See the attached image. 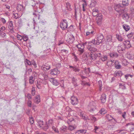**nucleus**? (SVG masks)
Masks as SVG:
<instances>
[{
	"mask_svg": "<svg viewBox=\"0 0 134 134\" xmlns=\"http://www.w3.org/2000/svg\"><path fill=\"white\" fill-rule=\"evenodd\" d=\"M32 6L33 7L34 6L33 8L35 11L34 13H33V15H34V17L33 18V21L34 23H35L36 20L40 19V15L39 13L41 11V9L39 7H37L36 5H32Z\"/></svg>",
	"mask_w": 134,
	"mask_h": 134,
	"instance_id": "f257e3e1",
	"label": "nucleus"
},
{
	"mask_svg": "<svg viewBox=\"0 0 134 134\" xmlns=\"http://www.w3.org/2000/svg\"><path fill=\"white\" fill-rule=\"evenodd\" d=\"M114 8L115 10L120 14L123 13L128 11L127 8L123 7V5L121 4H119L114 5Z\"/></svg>",
	"mask_w": 134,
	"mask_h": 134,
	"instance_id": "f03ea898",
	"label": "nucleus"
},
{
	"mask_svg": "<svg viewBox=\"0 0 134 134\" xmlns=\"http://www.w3.org/2000/svg\"><path fill=\"white\" fill-rule=\"evenodd\" d=\"M104 39L103 35L102 34H99L97 36L96 38V44L97 45H99L100 44L104 43L103 42L104 41Z\"/></svg>",
	"mask_w": 134,
	"mask_h": 134,
	"instance_id": "7ed1b4c3",
	"label": "nucleus"
},
{
	"mask_svg": "<svg viewBox=\"0 0 134 134\" xmlns=\"http://www.w3.org/2000/svg\"><path fill=\"white\" fill-rule=\"evenodd\" d=\"M68 22L65 19H63L61 21L60 26L63 30H66L68 27Z\"/></svg>",
	"mask_w": 134,
	"mask_h": 134,
	"instance_id": "20e7f679",
	"label": "nucleus"
},
{
	"mask_svg": "<svg viewBox=\"0 0 134 134\" xmlns=\"http://www.w3.org/2000/svg\"><path fill=\"white\" fill-rule=\"evenodd\" d=\"M89 56L90 59L93 60L96 59L98 57H100L97 53L92 52L90 53V55Z\"/></svg>",
	"mask_w": 134,
	"mask_h": 134,
	"instance_id": "39448f33",
	"label": "nucleus"
},
{
	"mask_svg": "<svg viewBox=\"0 0 134 134\" xmlns=\"http://www.w3.org/2000/svg\"><path fill=\"white\" fill-rule=\"evenodd\" d=\"M102 15L101 14H99L96 17V21L97 24L100 25L101 24L102 22Z\"/></svg>",
	"mask_w": 134,
	"mask_h": 134,
	"instance_id": "423d86ee",
	"label": "nucleus"
},
{
	"mask_svg": "<svg viewBox=\"0 0 134 134\" xmlns=\"http://www.w3.org/2000/svg\"><path fill=\"white\" fill-rule=\"evenodd\" d=\"M76 46L79 49L78 51H79L81 54L82 53L84 52V46L82 44H79L76 45Z\"/></svg>",
	"mask_w": 134,
	"mask_h": 134,
	"instance_id": "0eeeda50",
	"label": "nucleus"
},
{
	"mask_svg": "<svg viewBox=\"0 0 134 134\" xmlns=\"http://www.w3.org/2000/svg\"><path fill=\"white\" fill-rule=\"evenodd\" d=\"M49 80L52 83V84L55 86H57L59 84V82L57 80L53 78L49 77Z\"/></svg>",
	"mask_w": 134,
	"mask_h": 134,
	"instance_id": "6e6552de",
	"label": "nucleus"
},
{
	"mask_svg": "<svg viewBox=\"0 0 134 134\" xmlns=\"http://www.w3.org/2000/svg\"><path fill=\"white\" fill-rule=\"evenodd\" d=\"M71 103L73 105L76 104L78 103L77 98L73 96L71 97Z\"/></svg>",
	"mask_w": 134,
	"mask_h": 134,
	"instance_id": "1a4fd4ad",
	"label": "nucleus"
},
{
	"mask_svg": "<svg viewBox=\"0 0 134 134\" xmlns=\"http://www.w3.org/2000/svg\"><path fill=\"white\" fill-rule=\"evenodd\" d=\"M90 56L89 53H85L82 55V60L85 62H86L88 60V57Z\"/></svg>",
	"mask_w": 134,
	"mask_h": 134,
	"instance_id": "9d476101",
	"label": "nucleus"
},
{
	"mask_svg": "<svg viewBox=\"0 0 134 134\" xmlns=\"http://www.w3.org/2000/svg\"><path fill=\"white\" fill-rule=\"evenodd\" d=\"M74 37L72 35H70L68 37V38L67 39L66 41L69 43H72L74 41Z\"/></svg>",
	"mask_w": 134,
	"mask_h": 134,
	"instance_id": "9b49d317",
	"label": "nucleus"
},
{
	"mask_svg": "<svg viewBox=\"0 0 134 134\" xmlns=\"http://www.w3.org/2000/svg\"><path fill=\"white\" fill-rule=\"evenodd\" d=\"M60 73L59 71L57 69H54L51 70V74L52 75H56Z\"/></svg>",
	"mask_w": 134,
	"mask_h": 134,
	"instance_id": "f8f14e48",
	"label": "nucleus"
},
{
	"mask_svg": "<svg viewBox=\"0 0 134 134\" xmlns=\"http://www.w3.org/2000/svg\"><path fill=\"white\" fill-rule=\"evenodd\" d=\"M124 46L125 47L127 48H130L131 47V45L129 41L127 40L125 41L123 43Z\"/></svg>",
	"mask_w": 134,
	"mask_h": 134,
	"instance_id": "ddd939ff",
	"label": "nucleus"
},
{
	"mask_svg": "<svg viewBox=\"0 0 134 134\" xmlns=\"http://www.w3.org/2000/svg\"><path fill=\"white\" fill-rule=\"evenodd\" d=\"M106 95L105 94H103L101 96L100 99L102 102L104 103L106 101Z\"/></svg>",
	"mask_w": 134,
	"mask_h": 134,
	"instance_id": "4468645a",
	"label": "nucleus"
},
{
	"mask_svg": "<svg viewBox=\"0 0 134 134\" xmlns=\"http://www.w3.org/2000/svg\"><path fill=\"white\" fill-rule=\"evenodd\" d=\"M24 7L23 5L18 4L17 7V9L19 11H23L24 9Z\"/></svg>",
	"mask_w": 134,
	"mask_h": 134,
	"instance_id": "2eb2a0df",
	"label": "nucleus"
},
{
	"mask_svg": "<svg viewBox=\"0 0 134 134\" xmlns=\"http://www.w3.org/2000/svg\"><path fill=\"white\" fill-rule=\"evenodd\" d=\"M34 102L37 104H38L40 102V95H37L35 97Z\"/></svg>",
	"mask_w": 134,
	"mask_h": 134,
	"instance_id": "dca6fc26",
	"label": "nucleus"
},
{
	"mask_svg": "<svg viewBox=\"0 0 134 134\" xmlns=\"http://www.w3.org/2000/svg\"><path fill=\"white\" fill-rule=\"evenodd\" d=\"M127 12H126L124 13V14L122 15V18L123 19L125 20H127L129 18V14L127 13Z\"/></svg>",
	"mask_w": 134,
	"mask_h": 134,
	"instance_id": "f3484780",
	"label": "nucleus"
},
{
	"mask_svg": "<svg viewBox=\"0 0 134 134\" xmlns=\"http://www.w3.org/2000/svg\"><path fill=\"white\" fill-rule=\"evenodd\" d=\"M114 66L115 68L117 69H120L121 67V65L120 64L119 62L117 61H115Z\"/></svg>",
	"mask_w": 134,
	"mask_h": 134,
	"instance_id": "a211bd4d",
	"label": "nucleus"
},
{
	"mask_svg": "<svg viewBox=\"0 0 134 134\" xmlns=\"http://www.w3.org/2000/svg\"><path fill=\"white\" fill-rule=\"evenodd\" d=\"M65 110L66 111H69V114L71 115V112H74V111L72 110L70 107L68 106L66 107L65 108Z\"/></svg>",
	"mask_w": 134,
	"mask_h": 134,
	"instance_id": "6ab92c4d",
	"label": "nucleus"
},
{
	"mask_svg": "<svg viewBox=\"0 0 134 134\" xmlns=\"http://www.w3.org/2000/svg\"><path fill=\"white\" fill-rule=\"evenodd\" d=\"M109 54L111 57H117L118 56V54L115 52H111Z\"/></svg>",
	"mask_w": 134,
	"mask_h": 134,
	"instance_id": "aec40b11",
	"label": "nucleus"
},
{
	"mask_svg": "<svg viewBox=\"0 0 134 134\" xmlns=\"http://www.w3.org/2000/svg\"><path fill=\"white\" fill-rule=\"evenodd\" d=\"M112 37L110 36H108L107 37V40L105 42V43L107 44H109V42H111Z\"/></svg>",
	"mask_w": 134,
	"mask_h": 134,
	"instance_id": "412c9836",
	"label": "nucleus"
},
{
	"mask_svg": "<svg viewBox=\"0 0 134 134\" xmlns=\"http://www.w3.org/2000/svg\"><path fill=\"white\" fill-rule=\"evenodd\" d=\"M75 18L76 19L77 18V11L80 12V8L78 7L76 8V5L75 4Z\"/></svg>",
	"mask_w": 134,
	"mask_h": 134,
	"instance_id": "4be33fe9",
	"label": "nucleus"
},
{
	"mask_svg": "<svg viewBox=\"0 0 134 134\" xmlns=\"http://www.w3.org/2000/svg\"><path fill=\"white\" fill-rule=\"evenodd\" d=\"M50 68V66H46V65H43L41 67V69L44 70L46 71L49 70Z\"/></svg>",
	"mask_w": 134,
	"mask_h": 134,
	"instance_id": "5701e85b",
	"label": "nucleus"
},
{
	"mask_svg": "<svg viewBox=\"0 0 134 134\" xmlns=\"http://www.w3.org/2000/svg\"><path fill=\"white\" fill-rule=\"evenodd\" d=\"M106 117L107 119L109 120V121H110L112 120L113 119L116 122V120L115 119H114L113 117H112L111 115H109L108 114L106 115Z\"/></svg>",
	"mask_w": 134,
	"mask_h": 134,
	"instance_id": "b1692460",
	"label": "nucleus"
},
{
	"mask_svg": "<svg viewBox=\"0 0 134 134\" xmlns=\"http://www.w3.org/2000/svg\"><path fill=\"white\" fill-rule=\"evenodd\" d=\"M69 68L75 72H79L80 70L78 69L76 66H73L70 65Z\"/></svg>",
	"mask_w": 134,
	"mask_h": 134,
	"instance_id": "393cba45",
	"label": "nucleus"
},
{
	"mask_svg": "<svg viewBox=\"0 0 134 134\" xmlns=\"http://www.w3.org/2000/svg\"><path fill=\"white\" fill-rule=\"evenodd\" d=\"M122 4L123 5V7L128 6L129 4V0H122Z\"/></svg>",
	"mask_w": 134,
	"mask_h": 134,
	"instance_id": "a878e982",
	"label": "nucleus"
},
{
	"mask_svg": "<svg viewBox=\"0 0 134 134\" xmlns=\"http://www.w3.org/2000/svg\"><path fill=\"white\" fill-rule=\"evenodd\" d=\"M8 23H9L8 26L9 29L10 30H12L13 27L12 21H10Z\"/></svg>",
	"mask_w": 134,
	"mask_h": 134,
	"instance_id": "bb28decb",
	"label": "nucleus"
},
{
	"mask_svg": "<svg viewBox=\"0 0 134 134\" xmlns=\"http://www.w3.org/2000/svg\"><path fill=\"white\" fill-rule=\"evenodd\" d=\"M122 26L124 29L126 31H128L130 29V27L129 25L125 24H124Z\"/></svg>",
	"mask_w": 134,
	"mask_h": 134,
	"instance_id": "cd10ccee",
	"label": "nucleus"
},
{
	"mask_svg": "<svg viewBox=\"0 0 134 134\" xmlns=\"http://www.w3.org/2000/svg\"><path fill=\"white\" fill-rule=\"evenodd\" d=\"M119 88L122 89L123 90H124L126 89L125 84H124L119 83Z\"/></svg>",
	"mask_w": 134,
	"mask_h": 134,
	"instance_id": "c85d7f7f",
	"label": "nucleus"
},
{
	"mask_svg": "<svg viewBox=\"0 0 134 134\" xmlns=\"http://www.w3.org/2000/svg\"><path fill=\"white\" fill-rule=\"evenodd\" d=\"M87 49L89 51H93L94 52L97 51V49L95 48L92 47L88 46L87 47Z\"/></svg>",
	"mask_w": 134,
	"mask_h": 134,
	"instance_id": "c756f323",
	"label": "nucleus"
},
{
	"mask_svg": "<svg viewBox=\"0 0 134 134\" xmlns=\"http://www.w3.org/2000/svg\"><path fill=\"white\" fill-rule=\"evenodd\" d=\"M118 52L119 53H121L122 52L124 51L125 49L122 48L121 46H118Z\"/></svg>",
	"mask_w": 134,
	"mask_h": 134,
	"instance_id": "7c9ffc66",
	"label": "nucleus"
},
{
	"mask_svg": "<svg viewBox=\"0 0 134 134\" xmlns=\"http://www.w3.org/2000/svg\"><path fill=\"white\" fill-rule=\"evenodd\" d=\"M49 127V125L48 124L47 122H46L44 126L43 127V129L44 131H46Z\"/></svg>",
	"mask_w": 134,
	"mask_h": 134,
	"instance_id": "2f4dec72",
	"label": "nucleus"
},
{
	"mask_svg": "<svg viewBox=\"0 0 134 134\" xmlns=\"http://www.w3.org/2000/svg\"><path fill=\"white\" fill-rule=\"evenodd\" d=\"M98 85L99 87V90L100 91H101L103 88L102 82L101 80L98 81Z\"/></svg>",
	"mask_w": 134,
	"mask_h": 134,
	"instance_id": "473e14b6",
	"label": "nucleus"
},
{
	"mask_svg": "<svg viewBox=\"0 0 134 134\" xmlns=\"http://www.w3.org/2000/svg\"><path fill=\"white\" fill-rule=\"evenodd\" d=\"M67 127L66 126H63L62 127L60 128L61 132H65L66 130Z\"/></svg>",
	"mask_w": 134,
	"mask_h": 134,
	"instance_id": "72a5a7b5",
	"label": "nucleus"
},
{
	"mask_svg": "<svg viewBox=\"0 0 134 134\" xmlns=\"http://www.w3.org/2000/svg\"><path fill=\"white\" fill-rule=\"evenodd\" d=\"M100 59L103 62L105 61L107 59V57L106 55H104L101 57Z\"/></svg>",
	"mask_w": 134,
	"mask_h": 134,
	"instance_id": "f704fd0d",
	"label": "nucleus"
},
{
	"mask_svg": "<svg viewBox=\"0 0 134 134\" xmlns=\"http://www.w3.org/2000/svg\"><path fill=\"white\" fill-rule=\"evenodd\" d=\"M107 111L104 108H102L99 111V113L101 114H104L107 113Z\"/></svg>",
	"mask_w": 134,
	"mask_h": 134,
	"instance_id": "c9c22d12",
	"label": "nucleus"
},
{
	"mask_svg": "<svg viewBox=\"0 0 134 134\" xmlns=\"http://www.w3.org/2000/svg\"><path fill=\"white\" fill-rule=\"evenodd\" d=\"M33 65L34 68H36L37 67V64L34 60H32L31 61V65Z\"/></svg>",
	"mask_w": 134,
	"mask_h": 134,
	"instance_id": "e433bc0d",
	"label": "nucleus"
},
{
	"mask_svg": "<svg viewBox=\"0 0 134 134\" xmlns=\"http://www.w3.org/2000/svg\"><path fill=\"white\" fill-rule=\"evenodd\" d=\"M81 116L82 117V119H84V120H90V119L89 117L87 116H85V115H83L81 114Z\"/></svg>",
	"mask_w": 134,
	"mask_h": 134,
	"instance_id": "4c0bfd02",
	"label": "nucleus"
},
{
	"mask_svg": "<svg viewBox=\"0 0 134 134\" xmlns=\"http://www.w3.org/2000/svg\"><path fill=\"white\" fill-rule=\"evenodd\" d=\"M25 63L26 65L27 64V65L30 66L31 65V61L28 60L27 59H26L25 61Z\"/></svg>",
	"mask_w": 134,
	"mask_h": 134,
	"instance_id": "58836bf2",
	"label": "nucleus"
},
{
	"mask_svg": "<svg viewBox=\"0 0 134 134\" xmlns=\"http://www.w3.org/2000/svg\"><path fill=\"white\" fill-rule=\"evenodd\" d=\"M90 120L94 121V122L96 121L97 120L96 118L92 115H90L89 117Z\"/></svg>",
	"mask_w": 134,
	"mask_h": 134,
	"instance_id": "ea45409f",
	"label": "nucleus"
},
{
	"mask_svg": "<svg viewBox=\"0 0 134 134\" xmlns=\"http://www.w3.org/2000/svg\"><path fill=\"white\" fill-rule=\"evenodd\" d=\"M13 15L14 16V18L15 19H19L21 17V16L19 15L17 13L14 14Z\"/></svg>",
	"mask_w": 134,
	"mask_h": 134,
	"instance_id": "a19ab883",
	"label": "nucleus"
},
{
	"mask_svg": "<svg viewBox=\"0 0 134 134\" xmlns=\"http://www.w3.org/2000/svg\"><path fill=\"white\" fill-rule=\"evenodd\" d=\"M52 128L55 133H59V131L56 127L53 126L52 127Z\"/></svg>",
	"mask_w": 134,
	"mask_h": 134,
	"instance_id": "79ce46f5",
	"label": "nucleus"
},
{
	"mask_svg": "<svg viewBox=\"0 0 134 134\" xmlns=\"http://www.w3.org/2000/svg\"><path fill=\"white\" fill-rule=\"evenodd\" d=\"M116 75H122L123 73L121 71H116L115 72Z\"/></svg>",
	"mask_w": 134,
	"mask_h": 134,
	"instance_id": "37998d69",
	"label": "nucleus"
},
{
	"mask_svg": "<svg viewBox=\"0 0 134 134\" xmlns=\"http://www.w3.org/2000/svg\"><path fill=\"white\" fill-rule=\"evenodd\" d=\"M126 57L129 59H132L133 58V56L130 54H127L126 55Z\"/></svg>",
	"mask_w": 134,
	"mask_h": 134,
	"instance_id": "c03bdc74",
	"label": "nucleus"
},
{
	"mask_svg": "<svg viewBox=\"0 0 134 134\" xmlns=\"http://www.w3.org/2000/svg\"><path fill=\"white\" fill-rule=\"evenodd\" d=\"M28 38L27 36L26 35H24L23 36L22 39L24 41H27L28 40Z\"/></svg>",
	"mask_w": 134,
	"mask_h": 134,
	"instance_id": "a18cd8bd",
	"label": "nucleus"
},
{
	"mask_svg": "<svg viewBox=\"0 0 134 134\" xmlns=\"http://www.w3.org/2000/svg\"><path fill=\"white\" fill-rule=\"evenodd\" d=\"M29 121L30 124L31 125H32L34 123V118L32 117H29Z\"/></svg>",
	"mask_w": 134,
	"mask_h": 134,
	"instance_id": "49530a36",
	"label": "nucleus"
},
{
	"mask_svg": "<svg viewBox=\"0 0 134 134\" xmlns=\"http://www.w3.org/2000/svg\"><path fill=\"white\" fill-rule=\"evenodd\" d=\"M37 122L38 123L39 125V126L40 127H41L42 126V125H43V121L41 120L38 121H37Z\"/></svg>",
	"mask_w": 134,
	"mask_h": 134,
	"instance_id": "de8ad7c7",
	"label": "nucleus"
},
{
	"mask_svg": "<svg viewBox=\"0 0 134 134\" xmlns=\"http://www.w3.org/2000/svg\"><path fill=\"white\" fill-rule=\"evenodd\" d=\"M74 30L73 26L71 25L68 28V31H72Z\"/></svg>",
	"mask_w": 134,
	"mask_h": 134,
	"instance_id": "09e8293b",
	"label": "nucleus"
},
{
	"mask_svg": "<svg viewBox=\"0 0 134 134\" xmlns=\"http://www.w3.org/2000/svg\"><path fill=\"white\" fill-rule=\"evenodd\" d=\"M94 32V31H92L91 32H86V36H91L93 34Z\"/></svg>",
	"mask_w": 134,
	"mask_h": 134,
	"instance_id": "8fccbe9b",
	"label": "nucleus"
},
{
	"mask_svg": "<svg viewBox=\"0 0 134 134\" xmlns=\"http://www.w3.org/2000/svg\"><path fill=\"white\" fill-rule=\"evenodd\" d=\"M116 37L119 41H122V38L121 36L119 35H116Z\"/></svg>",
	"mask_w": 134,
	"mask_h": 134,
	"instance_id": "3c124183",
	"label": "nucleus"
},
{
	"mask_svg": "<svg viewBox=\"0 0 134 134\" xmlns=\"http://www.w3.org/2000/svg\"><path fill=\"white\" fill-rule=\"evenodd\" d=\"M66 7L69 10H70L71 8H70L71 5L70 3H66Z\"/></svg>",
	"mask_w": 134,
	"mask_h": 134,
	"instance_id": "603ef678",
	"label": "nucleus"
},
{
	"mask_svg": "<svg viewBox=\"0 0 134 134\" xmlns=\"http://www.w3.org/2000/svg\"><path fill=\"white\" fill-rule=\"evenodd\" d=\"M90 42L91 43V44L92 43L94 45H97V44H96V42L95 39H93L91 41H90Z\"/></svg>",
	"mask_w": 134,
	"mask_h": 134,
	"instance_id": "864d4df0",
	"label": "nucleus"
},
{
	"mask_svg": "<svg viewBox=\"0 0 134 134\" xmlns=\"http://www.w3.org/2000/svg\"><path fill=\"white\" fill-rule=\"evenodd\" d=\"M43 76V78L42 79H41L42 80H46L47 79H48L49 80V79L48 76Z\"/></svg>",
	"mask_w": 134,
	"mask_h": 134,
	"instance_id": "5fc2aeb1",
	"label": "nucleus"
},
{
	"mask_svg": "<svg viewBox=\"0 0 134 134\" xmlns=\"http://www.w3.org/2000/svg\"><path fill=\"white\" fill-rule=\"evenodd\" d=\"M75 128V127L71 125H70L69 127V129L71 131H72Z\"/></svg>",
	"mask_w": 134,
	"mask_h": 134,
	"instance_id": "6e6d98bb",
	"label": "nucleus"
},
{
	"mask_svg": "<svg viewBox=\"0 0 134 134\" xmlns=\"http://www.w3.org/2000/svg\"><path fill=\"white\" fill-rule=\"evenodd\" d=\"M133 35V33L131 32L127 35V36L129 38H130Z\"/></svg>",
	"mask_w": 134,
	"mask_h": 134,
	"instance_id": "4d7b16f0",
	"label": "nucleus"
},
{
	"mask_svg": "<svg viewBox=\"0 0 134 134\" xmlns=\"http://www.w3.org/2000/svg\"><path fill=\"white\" fill-rule=\"evenodd\" d=\"M27 104L28 106L31 107V100H29L27 102Z\"/></svg>",
	"mask_w": 134,
	"mask_h": 134,
	"instance_id": "13d9d810",
	"label": "nucleus"
},
{
	"mask_svg": "<svg viewBox=\"0 0 134 134\" xmlns=\"http://www.w3.org/2000/svg\"><path fill=\"white\" fill-rule=\"evenodd\" d=\"M18 23L19 25L20 26L21 25L22 23V19H19L18 20Z\"/></svg>",
	"mask_w": 134,
	"mask_h": 134,
	"instance_id": "bf43d9fd",
	"label": "nucleus"
},
{
	"mask_svg": "<svg viewBox=\"0 0 134 134\" xmlns=\"http://www.w3.org/2000/svg\"><path fill=\"white\" fill-rule=\"evenodd\" d=\"M81 134H83V133H85L86 132V130L85 129H82L81 130H79Z\"/></svg>",
	"mask_w": 134,
	"mask_h": 134,
	"instance_id": "052dcab7",
	"label": "nucleus"
},
{
	"mask_svg": "<svg viewBox=\"0 0 134 134\" xmlns=\"http://www.w3.org/2000/svg\"><path fill=\"white\" fill-rule=\"evenodd\" d=\"M85 72L86 73V74H87L89 75V73H90V68H88L87 69H86L85 70Z\"/></svg>",
	"mask_w": 134,
	"mask_h": 134,
	"instance_id": "680f3d73",
	"label": "nucleus"
},
{
	"mask_svg": "<svg viewBox=\"0 0 134 134\" xmlns=\"http://www.w3.org/2000/svg\"><path fill=\"white\" fill-rule=\"evenodd\" d=\"M93 12H94L95 13H99V11L98 10V9H94L93 10Z\"/></svg>",
	"mask_w": 134,
	"mask_h": 134,
	"instance_id": "e2e57ef3",
	"label": "nucleus"
},
{
	"mask_svg": "<svg viewBox=\"0 0 134 134\" xmlns=\"http://www.w3.org/2000/svg\"><path fill=\"white\" fill-rule=\"evenodd\" d=\"M74 58L75 59V61L76 62H77L79 60V59L77 58V56L76 55L74 54Z\"/></svg>",
	"mask_w": 134,
	"mask_h": 134,
	"instance_id": "0e129e2a",
	"label": "nucleus"
},
{
	"mask_svg": "<svg viewBox=\"0 0 134 134\" xmlns=\"http://www.w3.org/2000/svg\"><path fill=\"white\" fill-rule=\"evenodd\" d=\"M17 37L18 38L19 40H21L22 39L23 36H21L20 35H18L17 36Z\"/></svg>",
	"mask_w": 134,
	"mask_h": 134,
	"instance_id": "69168bd1",
	"label": "nucleus"
},
{
	"mask_svg": "<svg viewBox=\"0 0 134 134\" xmlns=\"http://www.w3.org/2000/svg\"><path fill=\"white\" fill-rule=\"evenodd\" d=\"M27 97L29 99H31L32 98V96L29 93L27 94Z\"/></svg>",
	"mask_w": 134,
	"mask_h": 134,
	"instance_id": "338daca9",
	"label": "nucleus"
},
{
	"mask_svg": "<svg viewBox=\"0 0 134 134\" xmlns=\"http://www.w3.org/2000/svg\"><path fill=\"white\" fill-rule=\"evenodd\" d=\"M1 21L3 23L5 24L6 23V21L4 18H1Z\"/></svg>",
	"mask_w": 134,
	"mask_h": 134,
	"instance_id": "774afa93",
	"label": "nucleus"
}]
</instances>
